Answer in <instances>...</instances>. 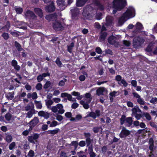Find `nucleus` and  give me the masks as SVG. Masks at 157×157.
Returning a JSON list of instances; mask_svg holds the SVG:
<instances>
[{"label":"nucleus","mask_w":157,"mask_h":157,"mask_svg":"<svg viewBox=\"0 0 157 157\" xmlns=\"http://www.w3.org/2000/svg\"><path fill=\"white\" fill-rule=\"evenodd\" d=\"M143 117H145L146 119L148 121H150L151 119V117L150 114L148 113L144 112L143 113Z\"/></svg>","instance_id":"nucleus-37"},{"label":"nucleus","mask_w":157,"mask_h":157,"mask_svg":"<svg viewBox=\"0 0 157 157\" xmlns=\"http://www.w3.org/2000/svg\"><path fill=\"white\" fill-rule=\"evenodd\" d=\"M42 87V86L41 83H37L36 86V88L37 90H41Z\"/></svg>","instance_id":"nucleus-57"},{"label":"nucleus","mask_w":157,"mask_h":157,"mask_svg":"<svg viewBox=\"0 0 157 157\" xmlns=\"http://www.w3.org/2000/svg\"><path fill=\"white\" fill-rule=\"evenodd\" d=\"M51 85V82L50 81H47L45 84L44 85V88L45 89H47Z\"/></svg>","instance_id":"nucleus-51"},{"label":"nucleus","mask_w":157,"mask_h":157,"mask_svg":"<svg viewBox=\"0 0 157 157\" xmlns=\"http://www.w3.org/2000/svg\"><path fill=\"white\" fill-rule=\"evenodd\" d=\"M88 0H79V7L83 6Z\"/></svg>","instance_id":"nucleus-49"},{"label":"nucleus","mask_w":157,"mask_h":157,"mask_svg":"<svg viewBox=\"0 0 157 157\" xmlns=\"http://www.w3.org/2000/svg\"><path fill=\"white\" fill-rule=\"evenodd\" d=\"M107 35V33L106 32H101V35L100 36V40H104L106 38Z\"/></svg>","instance_id":"nucleus-33"},{"label":"nucleus","mask_w":157,"mask_h":157,"mask_svg":"<svg viewBox=\"0 0 157 157\" xmlns=\"http://www.w3.org/2000/svg\"><path fill=\"white\" fill-rule=\"evenodd\" d=\"M14 43V46L18 51L21 52L24 50L21 45L17 41H15Z\"/></svg>","instance_id":"nucleus-25"},{"label":"nucleus","mask_w":157,"mask_h":157,"mask_svg":"<svg viewBox=\"0 0 157 157\" xmlns=\"http://www.w3.org/2000/svg\"><path fill=\"white\" fill-rule=\"evenodd\" d=\"M35 153L32 150L29 151L28 153V156L29 157H33L34 156Z\"/></svg>","instance_id":"nucleus-54"},{"label":"nucleus","mask_w":157,"mask_h":157,"mask_svg":"<svg viewBox=\"0 0 157 157\" xmlns=\"http://www.w3.org/2000/svg\"><path fill=\"white\" fill-rule=\"evenodd\" d=\"M16 145V143L14 142H13L9 145V148L10 150H12L15 148Z\"/></svg>","instance_id":"nucleus-40"},{"label":"nucleus","mask_w":157,"mask_h":157,"mask_svg":"<svg viewBox=\"0 0 157 157\" xmlns=\"http://www.w3.org/2000/svg\"><path fill=\"white\" fill-rule=\"evenodd\" d=\"M59 131L60 130L59 128H56L52 130H48L47 131V132L48 134H51L53 136L57 134Z\"/></svg>","instance_id":"nucleus-22"},{"label":"nucleus","mask_w":157,"mask_h":157,"mask_svg":"<svg viewBox=\"0 0 157 157\" xmlns=\"http://www.w3.org/2000/svg\"><path fill=\"white\" fill-rule=\"evenodd\" d=\"M100 129V128L98 127H94L93 129V132L95 133H98L99 132Z\"/></svg>","instance_id":"nucleus-58"},{"label":"nucleus","mask_w":157,"mask_h":157,"mask_svg":"<svg viewBox=\"0 0 157 157\" xmlns=\"http://www.w3.org/2000/svg\"><path fill=\"white\" fill-rule=\"evenodd\" d=\"M10 25V23L9 22H7L5 26L3 27V29H4V31L6 32L9 31Z\"/></svg>","instance_id":"nucleus-39"},{"label":"nucleus","mask_w":157,"mask_h":157,"mask_svg":"<svg viewBox=\"0 0 157 157\" xmlns=\"http://www.w3.org/2000/svg\"><path fill=\"white\" fill-rule=\"evenodd\" d=\"M66 81L67 79L65 78H63V80H61L59 81V86H63Z\"/></svg>","instance_id":"nucleus-50"},{"label":"nucleus","mask_w":157,"mask_h":157,"mask_svg":"<svg viewBox=\"0 0 157 157\" xmlns=\"http://www.w3.org/2000/svg\"><path fill=\"white\" fill-rule=\"evenodd\" d=\"M104 52H102L103 56H105L106 54H109L110 55H112L113 54V52L110 49H108L105 50V54H104Z\"/></svg>","instance_id":"nucleus-41"},{"label":"nucleus","mask_w":157,"mask_h":157,"mask_svg":"<svg viewBox=\"0 0 157 157\" xmlns=\"http://www.w3.org/2000/svg\"><path fill=\"white\" fill-rule=\"evenodd\" d=\"M80 103L83 105L84 108L85 109H88L89 108V104L88 103L87 101L81 100L80 101Z\"/></svg>","instance_id":"nucleus-26"},{"label":"nucleus","mask_w":157,"mask_h":157,"mask_svg":"<svg viewBox=\"0 0 157 157\" xmlns=\"http://www.w3.org/2000/svg\"><path fill=\"white\" fill-rule=\"evenodd\" d=\"M53 28L56 31H62L64 29V25L58 21L54 22L52 24Z\"/></svg>","instance_id":"nucleus-7"},{"label":"nucleus","mask_w":157,"mask_h":157,"mask_svg":"<svg viewBox=\"0 0 157 157\" xmlns=\"http://www.w3.org/2000/svg\"><path fill=\"white\" fill-rule=\"evenodd\" d=\"M39 116L44 117L45 119H47L50 116V113L47 112L43 111H39L38 113Z\"/></svg>","instance_id":"nucleus-16"},{"label":"nucleus","mask_w":157,"mask_h":157,"mask_svg":"<svg viewBox=\"0 0 157 157\" xmlns=\"http://www.w3.org/2000/svg\"><path fill=\"white\" fill-rule=\"evenodd\" d=\"M6 136L5 140L8 143H10L13 140V137L11 135L8 134L7 133H5Z\"/></svg>","instance_id":"nucleus-27"},{"label":"nucleus","mask_w":157,"mask_h":157,"mask_svg":"<svg viewBox=\"0 0 157 157\" xmlns=\"http://www.w3.org/2000/svg\"><path fill=\"white\" fill-rule=\"evenodd\" d=\"M144 41V40L140 36L136 37L133 39V45L134 48H137L140 46Z\"/></svg>","instance_id":"nucleus-4"},{"label":"nucleus","mask_w":157,"mask_h":157,"mask_svg":"<svg viewBox=\"0 0 157 157\" xmlns=\"http://www.w3.org/2000/svg\"><path fill=\"white\" fill-rule=\"evenodd\" d=\"M138 103L141 105H144L145 104V101L143 98H139L137 99Z\"/></svg>","instance_id":"nucleus-47"},{"label":"nucleus","mask_w":157,"mask_h":157,"mask_svg":"<svg viewBox=\"0 0 157 157\" xmlns=\"http://www.w3.org/2000/svg\"><path fill=\"white\" fill-rule=\"evenodd\" d=\"M94 3L96 6L98 7V8L100 10L103 11L104 10V6L99 1L96 0L94 2Z\"/></svg>","instance_id":"nucleus-21"},{"label":"nucleus","mask_w":157,"mask_h":157,"mask_svg":"<svg viewBox=\"0 0 157 157\" xmlns=\"http://www.w3.org/2000/svg\"><path fill=\"white\" fill-rule=\"evenodd\" d=\"M25 17L27 18H30L36 20L37 17L34 13L29 10H27L25 13Z\"/></svg>","instance_id":"nucleus-10"},{"label":"nucleus","mask_w":157,"mask_h":157,"mask_svg":"<svg viewBox=\"0 0 157 157\" xmlns=\"http://www.w3.org/2000/svg\"><path fill=\"white\" fill-rule=\"evenodd\" d=\"M27 96L28 98H32L33 100L36 99L37 98V94L36 92H33L32 94L29 93L27 94Z\"/></svg>","instance_id":"nucleus-19"},{"label":"nucleus","mask_w":157,"mask_h":157,"mask_svg":"<svg viewBox=\"0 0 157 157\" xmlns=\"http://www.w3.org/2000/svg\"><path fill=\"white\" fill-rule=\"evenodd\" d=\"M35 12L40 17L43 16V13L41 9L39 8H36L34 9Z\"/></svg>","instance_id":"nucleus-28"},{"label":"nucleus","mask_w":157,"mask_h":157,"mask_svg":"<svg viewBox=\"0 0 157 157\" xmlns=\"http://www.w3.org/2000/svg\"><path fill=\"white\" fill-rule=\"evenodd\" d=\"M101 115V112L100 110L97 109L95 110L94 112L91 111L88 112V113L85 117V118H86L88 117H91L93 119H95L97 117H99Z\"/></svg>","instance_id":"nucleus-3"},{"label":"nucleus","mask_w":157,"mask_h":157,"mask_svg":"<svg viewBox=\"0 0 157 157\" xmlns=\"http://www.w3.org/2000/svg\"><path fill=\"white\" fill-rule=\"evenodd\" d=\"M106 21L107 24L110 25L112 23L113 20L110 17H107L106 18Z\"/></svg>","instance_id":"nucleus-43"},{"label":"nucleus","mask_w":157,"mask_h":157,"mask_svg":"<svg viewBox=\"0 0 157 157\" xmlns=\"http://www.w3.org/2000/svg\"><path fill=\"white\" fill-rule=\"evenodd\" d=\"M40 136V134L36 133H34L32 135L29 136L27 137L28 141L31 143L34 144H36V143L38 142L37 140Z\"/></svg>","instance_id":"nucleus-6"},{"label":"nucleus","mask_w":157,"mask_h":157,"mask_svg":"<svg viewBox=\"0 0 157 157\" xmlns=\"http://www.w3.org/2000/svg\"><path fill=\"white\" fill-rule=\"evenodd\" d=\"M57 13H55L53 14H51L47 15L45 17L46 19L49 21H56L57 19Z\"/></svg>","instance_id":"nucleus-11"},{"label":"nucleus","mask_w":157,"mask_h":157,"mask_svg":"<svg viewBox=\"0 0 157 157\" xmlns=\"http://www.w3.org/2000/svg\"><path fill=\"white\" fill-rule=\"evenodd\" d=\"M91 96V94L90 93H87L85 94V101H87L88 103H90L91 101L92 98Z\"/></svg>","instance_id":"nucleus-23"},{"label":"nucleus","mask_w":157,"mask_h":157,"mask_svg":"<svg viewBox=\"0 0 157 157\" xmlns=\"http://www.w3.org/2000/svg\"><path fill=\"white\" fill-rule=\"evenodd\" d=\"M63 106L61 104H58L56 106H53L51 108L52 111L54 113L58 112L60 114H63L65 110L63 109Z\"/></svg>","instance_id":"nucleus-5"},{"label":"nucleus","mask_w":157,"mask_h":157,"mask_svg":"<svg viewBox=\"0 0 157 157\" xmlns=\"http://www.w3.org/2000/svg\"><path fill=\"white\" fill-rule=\"evenodd\" d=\"M5 117L6 120L10 121L12 117V115L10 113H8L5 115Z\"/></svg>","instance_id":"nucleus-48"},{"label":"nucleus","mask_w":157,"mask_h":157,"mask_svg":"<svg viewBox=\"0 0 157 157\" xmlns=\"http://www.w3.org/2000/svg\"><path fill=\"white\" fill-rule=\"evenodd\" d=\"M71 17L73 19H76L78 13V9L76 7H75L71 10Z\"/></svg>","instance_id":"nucleus-13"},{"label":"nucleus","mask_w":157,"mask_h":157,"mask_svg":"<svg viewBox=\"0 0 157 157\" xmlns=\"http://www.w3.org/2000/svg\"><path fill=\"white\" fill-rule=\"evenodd\" d=\"M126 122L128 123L127 125L128 127H130L132 124L133 120L132 118L131 117H128L126 118Z\"/></svg>","instance_id":"nucleus-31"},{"label":"nucleus","mask_w":157,"mask_h":157,"mask_svg":"<svg viewBox=\"0 0 157 157\" xmlns=\"http://www.w3.org/2000/svg\"><path fill=\"white\" fill-rule=\"evenodd\" d=\"M95 52L98 54H101L102 52L101 49L99 47H97L96 48Z\"/></svg>","instance_id":"nucleus-59"},{"label":"nucleus","mask_w":157,"mask_h":157,"mask_svg":"<svg viewBox=\"0 0 157 157\" xmlns=\"http://www.w3.org/2000/svg\"><path fill=\"white\" fill-rule=\"evenodd\" d=\"M130 134V131L126 129V128L123 126L122 129L119 134V136L120 138H125L128 136Z\"/></svg>","instance_id":"nucleus-9"},{"label":"nucleus","mask_w":157,"mask_h":157,"mask_svg":"<svg viewBox=\"0 0 157 157\" xmlns=\"http://www.w3.org/2000/svg\"><path fill=\"white\" fill-rule=\"evenodd\" d=\"M148 143L149 145V150L151 151H153L154 147V141L153 138L151 137L149 139Z\"/></svg>","instance_id":"nucleus-20"},{"label":"nucleus","mask_w":157,"mask_h":157,"mask_svg":"<svg viewBox=\"0 0 157 157\" xmlns=\"http://www.w3.org/2000/svg\"><path fill=\"white\" fill-rule=\"evenodd\" d=\"M2 36L5 40H7L10 37L9 34L6 33H4L2 35Z\"/></svg>","instance_id":"nucleus-45"},{"label":"nucleus","mask_w":157,"mask_h":157,"mask_svg":"<svg viewBox=\"0 0 157 157\" xmlns=\"http://www.w3.org/2000/svg\"><path fill=\"white\" fill-rule=\"evenodd\" d=\"M74 44L73 42H72L69 46H67V50L70 53H71L72 48L74 47Z\"/></svg>","instance_id":"nucleus-42"},{"label":"nucleus","mask_w":157,"mask_h":157,"mask_svg":"<svg viewBox=\"0 0 157 157\" xmlns=\"http://www.w3.org/2000/svg\"><path fill=\"white\" fill-rule=\"evenodd\" d=\"M102 13H97L96 16V18L98 20H100L102 18Z\"/></svg>","instance_id":"nucleus-60"},{"label":"nucleus","mask_w":157,"mask_h":157,"mask_svg":"<svg viewBox=\"0 0 157 157\" xmlns=\"http://www.w3.org/2000/svg\"><path fill=\"white\" fill-rule=\"evenodd\" d=\"M123 44L127 47H129L131 44L130 41L126 40H123Z\"/></svg>","instance_id":"nucleus-55"},{"label":"nucleus","mask_w":157,"mask_h":157,"mask_svg":"<svg viewBox=\"0 0 157 157\" xmlns=\"http://www.w3.org/2000/svg\"><path fill=\"white\" fill-rule=\"evenodd\" d=\"M39 122L38 118L36 117H35L28 124L29 125H32L35 127Z\"/></svg>","instance_id":"nucleus-14"},{"label":"nucleus","mask_w":157,"mask_h":157,"mask_svg":"<svg viewBox=\"0 0 157 157\" xmlns=\"http://www.w3.org/2000/svg\"><path fill=\"white\" fill-rule=\"evenodd\" d=\"M55 7L54 5V3L51 2L50 5L46 7V10L48 12H52L54 11Z\"/></svg>","instance_id":"nucleus-17"},{"label":"nucleus","mask_w":157,"mask_h":157,"mask_svg":"<svg viewBox=\"0 0 157 157\" xmlns=\"http://www.w3.org/2000/svg\"><path fill=\"white\" fill-rule=\"evenodd\" d=\"M134 116L137 120H140L141 117H143V113L139 114L137 113L134 114Z\"/></svg>","instance_id":"nucleus-46"},{"label":"nucleus","mask_w":157,"mask_h":157,"mask_svg":"<svg viewBox=\"0 0 157 157\" xmlns=\"http://www.w3.org/2000/svg\"><path fill=\"white\" fill-rule=\"evenodd\" d=\"M58 123L57 121H53L51 122V124L49 125L50 127H55L58 125Z\"/></svg>","instance_id":"nucleus-53"},{"label":"nucleus","mask_w":157,"mask_h":157,"mask_svg":"<svg viewBox=\"0 0 157 157\" xmlns=\"http://www.w3.org/2000/svg\"><path fill=\"white\" fill-rule=\"evenodd\" d=\"M125 18L124 17H123V15H122V17L119 18L118 22L119 26H121L122 25L125 21L124 19Z\"/></svg>","instance_id":"nucleus-34"},{"label":"nucleus","mask_w":157,"mask_h":157,"mask_svg":"<svg viewBox=\"0 0 157 157\" xmlns=\"http://www.w3.org/2000/svg\"><path fill=\"white\" fill-rule=\"evenodd\" d=\"M14 8L16 12L18 14H21L23 11V9L21 7L18 6H15L14 7Z\"/></svg>","instance_id":"nucleus-32"},{"label":"nucleus","mask_w":157,"mask_h":157,"mask_svg":"<svg viewBox=\"0 0 157 157\" xmlns=\"http://www.w3.org/2000/svg\"><path fill=\"white\" fill-rule=\"evenodd\" d=\"M150 103L154 104L155 102H157V98L156 97L153 98L150 101Z\"/></svg>","instance_id":"nucleus-64"},{"label":"nucleus","mask_w":157,"mask_h":157,"mask_svg":"<svg viewBox=\"0 0 157 157\" xmlns=\"http://www.w3.org/2000/svg\"><path fill=\"white\" fill-rule=\"evenodd\" d=\"M126 118L125 116L124 115H123L120 119L121 125H123L125 121H126Z\"/></svg>","instance_id":"nucleus-38"},{"label":"nucleus","mask_w":157,"mask_h":157,"mask_svg":"<svg viewBox=\"0 0 157 157\" xmlns=\"http://www.w3.org/2000/svg\"><path fill=\"white\" fill-rule=\"evenodd\" d=\"M55 62H56V64H57V65L59 67H60L61 66V65L62 64V63L61 62V61H60V60L59 58H57L56 59Z\"/></svg>","instance_id":"nucleus-56"},{"label":"nucleus","mask_w":157,"mask_h":157,"mask_svg":"<svg viewBox=\"0 0 157 157\" xmlns=\"http://www.w3.org/2000/svg\"><path fill=\"white\" fill-rule=\"evenodd\" d=\"M35 110H33L28 111L26 114V117L29 118H31L33 116V115L35 113Z\"/></svg>","instance_id":"nucleus-30"},{"label":"nucleus","mask_w":157,"mask_h":157,"mask_svg":"<svg viewBox=\"0 0 157 157\" xmlns=\"http://www.w3.org/2000/svg\"><path fill=\"white\" fill-rule=\"evenodd\" d=\"M46 105H52L53 102L51 100H45Z\"/></svg>","instance_id":"nucleus-62"},{"label":"nucleus","mask_w":157,"mask_h":157,"mask_svg":"<svg viewBox=\"0 0 157 157\" xmlns=\"http://www.w3.org/2000/svg\"><path fill=\"white\" fill-rule=\"evenodd\" d=\"M135 26L136 28V30L133 31V33H136V31H140L143 30L144 28L142 24L139 22H137L136 23Z\"/></svg>","instance_id":"nucleus-18"},{"label":"nucleus","mask_w":157,"mask_h":157,"mask_svg":"<svg viewBox=\"0 0 157 157\" xmlns=\"http://www.w3.org/2000/svg\"><path fill=\"white\" fill-rule=\"evenodd\" d=\"M122 77L121 75H117L116 76L115 80L118 82H120L122 80Z\"/></svg>","instance_id":"nucleus-61"},{"label":"nucleus","mask_w":157,"mask_h":157,"mask_svg":"<svg viewBox=\"0 0 157 157\" xmlns=\"http://www.w3.org/2000/svg\"><path fill=\"white\" fill-rule=\"evenodd\" d=\"M57 4L60 6H65L64 0H57Z\"/></svg>","instance_id":"nucleus-44"},{"label":"nucleus","mask_w":157,"mask_h":157,"mask_svg":"<svg viewBox=\"0 0 157 157\" xmlns=\"http://www.w3.org/2000/svg\"><path fill=\"white\" fill-rule=\"evenodd\" d=\"M92 9L90 5H87L83 10L82 14L87 19L91 20L93 19V16L91 14Z\"/></svg>","instance_id":"nucleus-2"},{"label":"nucleus","mask_w":157,"mask_h":157,"mask_svg":"<svg viewBox=\"0 0 157 157\" xmlns=\"http://www.w3.org/2000/svg\"><path fill=\"white\" fill-rule=\"evenodd\" d=\"M134 10V9L132 8L127 9L126 12L123 13V17L126 18L131 16Z\"/></svg>","instance_id":"nucleus-12"},{"label":"nucleus","mask_w":157,"mask_h":157,"mask_svg":"<svg viewBox=\"0 0 157 157\" xmlns=\"http://www.w3.org/2000/svg\"><path fill=\"white\" fill-rule=\"evenodd\" d=\"M14 92H9L7 94L6 97L8 99L12 100L14 98Z\"/></svg>","instance_id":"nucleus-36"},{"label":"nucleus","mask_w":157,"mask_h":157,"mask_svg":"<svg viewBox=\"0 0 157 157\" xmlns=\"http://www.w3.org/2000/svg\"><path fill=\"white\" fill-rule=\"evenodd\" d=\"M84 135L85 137L86 138V144L87 146H89L91 143V134L89 132H84Z\"/></svg>","instance_id":"nucleus-15"},{"label":"nucleus","mask_w":157,"mask_h":157,"mask_svg":"<svg viewBox=\"0 0 157 157\" xmlns=\"http://www.w3.org/2000/svg\"><path fill=\"white\" fill-rule=\"evenodd\" d=\"M109 71L112 75H114L115 73V71L113 67L108 68Z\"/></svg>","instance_id":"nucleus-63"},{"label":"nucleus","mask_w":157,"mask_h":157,"mask_svg":"<svg viewBox=\"0 0 157 157\" xmlns=\"http://www.w3.org/2000/svg\"><path fill=\"white\" fill-rule=\"evenodd\" d=\"M34 105L33 103H32L30 105L28 104L25 107V110L26 111H28L34 109Z\"/></svg>","instance_id":"nucleus-24"},{"label":"nucleus","mask_w":157,"mask_h":157,"mask_svg":"<svg viewBox=\"0 0 157 157\" xmlns=\"http://www.w3.org/2000/svg\"><path fill=\"white\" fill-rule=\"evenodd\" d=\"M117 40V37L113 35L109 36L108 39V42L110 44L115 46H118L119 45Z\"/></svg>","instance_id":"nucleus-8"},{"label":"nucleus","mask_w":157,"mask_h":157,"mask_svg":"<svg viewBox=\"0 0 157 157\" xmlns=\"http://www.w3.org/2000/svg\"><path fill=\"white\" fill-rule=\"evenodd\" d=\"M70 145L74 146V149L75 150L78 146V142L76 141H72L71 144H70Z\"/></svg>","instance_id":"nucleus-52"},{"label":"nucleus","mask_w":157,"mask_h":157,"mask_svg":"<svg viewBox=\"0 0 157 157\" xmlns=\"http://www.w3.org/2000/svg\"><path fill=\"white\" fill-rule=\"evenodd\" d=\"M126 5V0H113V7L119 10L124 9Z\"/></svg>","instance_id":"nucleus-1"},{"label":"nucleus","mask_w":157,"mask_h":157,"mask_svg":"<svg viewBox=\"0 0 157 157\" xmlns=\"http://www.w3.org/2000/svg\"><path fill=\"white\" fill-rule=\"evenodd\" d=\"M105 91V88L101 87L98 88L97 90V94L98 96L103 95V93Z\"/></svg>","instance_id":"nucleus-29"},{"label":"nucleus","mask_w":157,"mask_h":157,"mask_svg":"<svg viewBox=\"0 0 157 157\" xmlns=\"http://www.w3.org/2000/svg\"><path fill=\"white\" fill-rule=\"evenodd\" d=\"M34 103L37 109H41L42 108V105L40 101H34Z\"/></svg>","instance_id":"nucleus-35"}]
</instances>
